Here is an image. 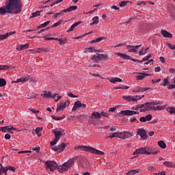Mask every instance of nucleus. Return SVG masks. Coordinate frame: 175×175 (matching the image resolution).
I'll return each mask as SVG.
<instances>
[{
	"label": "nucleus",
	"instance_id": "nucleus-11",
	"mask_svg": "<svg viewBox=\"0 0 175 175\" xmlns=\"http://www.w3.org/2000/svg\"><path fill=\"white\" fill-rule=\"evenodd\" d=\"M137 98H135L133 96H123L122 98L125 99V100H128V102H136L137 100V99H141L142 97L137 96Z\"/></svg>",
	"mask_w": 175,
	"mask_h": 175
},
{
	"label": "nucleus",
	"instance_id": "nucleus-63",
	"mask_svg": "<svg viewBox=\"0 0 175 175\" xmlns=\"http://www.w3.org/2000/svg\"><path fill=\"white\" fill-rule=\"evenodd\" d=\"M67 95L68 96H70V98H78L77 96H75L72 92H68Z\"/></svg>",
	"mask_w": 175,
	"mask_h": 175
},
{
	"label": "nucleus",
	"instance_id": "nucleus-43",
	"mask_svg": "<svg viewBox=\"0 0 175 175\" xmlns=\"http://www.w3.org/2000/svg\"><path fill=\"white\" fill-rule=\"evenodd\" d=\"M6 85V80L5 79H0V87H5Z\"/></svg>",
	"mask_w": 175,
	"mask_h": 175
},
{
	"label": "nucleus",
	"instance_id": "nucleus-6",
	"mask_svg": "<svg viewBox=\"0 0 175 175\" xmlns=\"http://www.w3.org/2000/svg\"><path fill=\"white\" fill-rule=\"evenodd\" d=\"M118 57H120V58H123V59H131V61H133V62H140L141 60L136 59H132V57L125 53H116Z\"/></svg>",
	"mask_w": 175,
	"mask_h": 175
},
{
	"label": "nucleus",
	"instance_id": "nucleus-5",
	"mask_svg": "<svg viewBox=\"0 0 175 175\" xmlns=\"http://www.w3.org/2000/svg\"><path fill=\"white\" fill-rule=\"evenodd\" d=\"M69 105H70V102L68 100H66L64 103H59L56 109L57 113H58V111H61V110H65L66 106H69Z\"/></svg>",
	"mask_w": 175,
	"mask_h": 175
},
{
	"label": "nucleus",
	"instance_id": "nucleus-33",
	"mask_svg": "<svg viewBox=\"0 0 175 175\" xmlns=\"http://www.w3.org/2000/svg\"><path fill=\"white\" fill-rule=\"evenodd\" d=\"M120 114H122V116H132V111L131 110L121 111Z\"/></svg>",
	"mask_w": 175,
	"mask_h": 175
},
{
	"label": "nucleus",
	"instance_id": "nucleus-53",
	"mask_svg": "<svg viewBox=\"0 0 175 175\" xmlns=\"http://www.w3.org/2000/svg\"><path fill=\"white\" fill-rule=\"evenodd\" d=\"M59 44H66V38H65V39L59 38Z\"/></svg>",
	"mask_w": 175,
	"mask_h": 175
},
{
	"label": "nucleus",
	"instance_id": "nucleus-3",
	"mask_svg": "<svg viewBox=\"0 0 175 175\" xmlns=\"http://www.w3.org/2000/svg\"><path fill=\"white\" fill-rule=\"evenodd\" d=\"M79 148L82 151H87L88 152H91L92 154H96L97 155H103L105 154V152L90 146H79Z\"/></svg>",
	"mask_w": 175,
	"mask_h": 175
},
{
	"label": "nucleus",
	"instance_id": "nucleus-17",
	"mask_svg": "<svg viewBox=\"0 0 175 175\" xmlns=\"http://www.w3.org/2000/svg\"><path fill=\"white\" fill-rule=\"evenodd\" d=\"M90 118L92 120H96V118H102V116L99 112L94 111L92 113Z\"/></svg>",
	"mask_w": 175,
	"mask_h": 175
},
{
	"label": "nucleus",
	"instance_id": "nucleus-13",
	"mask_svg": "<svg viewBox=\"0 0 175 175\" xmlns=\"http://www.w3.org/2000/svg\"><path fill=\"white\" fill-rule=\"evenodd\" d=\"M150 90V88H142V87H137L135 89H133V92H146V91H148Z\"/></svg>",
	"mask_w": 175,
	"mask_h": 175
},
{
	"label": "nucleus",
	"instance_id": "nucleus-25",
	"mask_svg": "<svg viewBox=\"0 0 175 175\" xmlns=\"http://www.w3.org/2000/svg\"><path fill=\"white\" fill-rule=\"evenodd\" d=\"M91 61H93V62L98 64V62L100 61L99 59V53H96V55H93L92 57L91 58Z\"/></svg>",
	"mask_w": 175,
	"mask_h": 175
},
{
	"label": "nucleus",
	"instance_id": "nucleus-24",
	"mask_svg": "<svg viewBox=\"0 0 175 175\" xmlns=\"http://www.w3.org/2000/svg\"><path fill=\"white\" fill-rule=\"evenodd\" d=\"M113 137H120L121 139V133H113L111 135L107 137L106 139H113Z\"/></svg>",
	"mask_w": 175,
	"mask_h": 175
},
{
	"label": "nucleus",
	"instance_id": "nucleus-34",
	"mask_svg": "<svg viewBox=\"0 0 175 175\" xmlns=\"http://www.w3.org/2000/svg\"><path fill=\"white\" fill-rule=\"evenodd\" d=\"M51 118L53 120H55V121H61V120H64V118H65V115H63L62 116L60 117L52 116Z\"/></svg>",
	"mask_w": 175,
	"mask_h": 175
},
{
	"label": "nucleus",
	"instance_id": "nucleus-40",
	"mask_svg": "<svg viewBox=\"0 0 175 175\" xmlns=\"http://www.w3.org/2000/svg\"><path fill=\"white\" fill-rule=\"evenodd\" d=\"M50 24V21H48L42 24H41L40 26L38 27V28L40 29V28H44L47 27Z\"/></svg>",
	"mask_w": 175,
	"mask_h": 175
},
{
	"label": "nucleus",
	"instance_id": "nucleus-2",
	"mask_svg": "<svg viewBox=\"0 0 175 175\" xmlns=\"http://www.w3.org/2000/svg\"><path fill=\"white\" fill-rule=\"evenodd\" d=\"M139 154H145V155H157L158 154V151L152 152L150 148L145 147V148H140L137 149L134 152V158L139 157Z\"/></svg>",
	"mask_w": 175,
	"mask_h": 175
},
{
	"label": "nucleus",
	"instance_id": "nucleus-47",
	"mask_svg": "<svg viewBox=\"0 0 175 175\" xmlns=\"http://www.w3.org/2000/svg\"><path fill=\"white\" fill-rule=\"evenodd\" d=\"M90 33H92V31H90L89 33H86L83 34L81 36L74 37L73 39H75L76 40H78V39H81L83 36H87V35H90Z\"/></svg>",
	"mask_w": 175,
	"mask_h": 175
},
{
	"label": "nucleus",
	"instance_id": "nucleus-59",
	"mask_svg": "<svg viewBox=\"0 0 175 175\" xmlns=\"http://www.w3.org/2000/svg\"><path fill=\"white\" fill-rule=\"evenodd\" d=\"M168 84H169V81H167V79H164L163 83V87H166V85H167Z\"/></svg>",
	"mask_w": 175,
	"mask_h": 175
},
{
	"label": "nucleus",
	"instance_id": "nucleus-45",
	"mask_svg": "<svg viewBox=\"0 0 175 175\" xmlns=\"http://www.w3.org/2000/svg\"><path fill=\"white\" fill-rule=\"evenodd\" d=\"M167 111H168V113H170V114H175V108L168 107L167 109Z\"/></svg>",
	"mask_w": 175,
	"mask_h": 175
},
{
	"label": "nucleus",
	"instance_id": "nucleus-55",
	"mask_svg": "<svg viewBox=\"0 0 175 175\" xmlns=\"http://www.w3.org/2000/svg\"><path fill=\"white\" fill-rule=\"evenodd\" d=\"M146 121H151L152 120V115L148 114L145 117Z\"/></svg>",
	"mask_w": 175,
	"mask_h": 175
},
{
	"label": "nucleus",
	"instance_id": "nucleus-8",
	"mask_svg": "<svg viewBox=\"0 0 175 175\" xmlns=\"http://www.w3.org/2000/svg\"><path fill=\"white\" fill-rule=\"evenodd\" d=\"M133 136V133L129 132V131H124L120 133V139H131Z\"/></svg>",
	"mask_w": 175,
	"mask_h": 175
},
{
	"label": "nucleus",
	"instance_id": "nucleus-29",
	"mask_svg": "<svg viewBox=\"0 0 175 175\" xmlns=\"http://www.w3.org/2000/svg\"><path fill=\"white\" fill-rule=\"evenodd\" d=\"M5 173V175L8 174V170L5 167H3V165L2 164H0V175L3 174Z\"/></svg>",
	"mask_w": 175,
	"mask_h": 175
},
{
	"label": "nucleus",
	"instance_id": "nucleus-44",
	"mask_svg": "<svg viewBox=\"0 0 175 175\" xmlns=\"http://www.w3.org/2000/svg\"><path fill=\"white\" fill-rule=\"evenodd\" d=\"M101 40H103V37H99L95 40H93L91 41V43H98V42H100Z\"/></svg>",
	"mask_w": 175,
	"mask_h": 175
},
{
	"label": "nucleus",
	"instance_id": "nucleus-58",
	"mask_svg": "<svg viewBox=\"0 0 175 175\" xmlns=\"http://www.w3.org/2000/svg\"><path fill=\"white\" fill-rule=\"evenodd\" d=\"M64 14V12H57L54 16H53V18H57L58 17V16H61L62 14Z\"/></svg>",
	"mask_w": 175,
	"mask_h": 175
},
{
	"label": "nucleus",
	"instance_id": "nucleus-39",
	"mask_svg": "<svg viewBox=\"0 0 175 175\" xmlns=\"http://www.w3.org/2000/svg\"><path fill=\"white\" fill-rule=\"evenodd\" d=\"M158 146H159V147H161V148H163V149H164V148H166V144H165V142H163V141H159V142H158Z\"/></svg>",
	"mask_w": 175,
	"mask_h": 175
},
{
	"label": "nucleus",
	"instance_id": "nucleus-9",
	"mask_svg": "<svg viewBox=\"0 0 175 175\" xmlns=\"http://www.w3.org/2000/svg\"><path fill=\"white\" fill-rule=\"evenodd\" d=\"M137 135H139L142 139H144V140H146V139L148 137V135H147V131L143 129H139L137 130Z\"/></svg>",
	"mask_w": 175,
	"mask_h": 175
},
{
	"label": "nucleus",
	"instance_id": "nucleus-22",
	"mask_svg": "<svg viewBox=\"0 0 175 175\" xmlns=\"http://www.w3.org/2000/svg\"><path fill=\"white\" fill-rule=\"evenodd\" d=\"M161 35H163L164 38H173L172 33L167 32L166 30H161Z\"/></svg>",
	"mask_w": 175,
	"mask_h": 175
},
{
	"label": "nucleus",
	"instance_id": "nucleus-61",
	"mask_svg": "<svg viewBox=\"0 0 175 175\" xmlns=\"http://www.w3.org/2000/svg\"><path fill=\"white\" fill-rule=\"evenodd\" d=\"M58 25H61V21H57V23H54L52 25V28H54L55 27H58Z\"/></svg>",
	"mask_w": 175,
	"mask_h": 175
},
{
	"label": "nucleus",
	"instance_id": "nucleus-64",
	"mask_svg": "<svg viewBox=\"0 0 175 175\" xmlns=\"http://www.w3.org/2000/svg\"><path fill=\"white\" fill-rule=\"evenodd\" d=\"M168 90H173V88H175L174 84H170L167 87Z\"/></svg>",
	"mask_w": 175,
	"mask_h": 175
},
{
	"label": "nucleus",
	"instance_id": "nucleus-14",
	"mask_svg": "<svg viewBox=\"0 0 175 175\" xmlns=\"http://www.w3.org/2000/svg\"><path fill=\"white\" fill-rule=\"evenodd\" d=\"M14 33H16V31H11L5 34H1L0 35V40H3V39H6L9 38V36H11V35H14Z\"/></svg>",
	"mask_w": 175,
	"mask_h": 175
},
{
	"label": "nucleus",
	"instance_id": "nucleus-1",
	"mask_svg": "<svg viewBox=\"0 0 175 175\" xmlns=\"http://www.w3.org/2000/svg\"><path fill=\"white\" fill-rule=\"evenodd\" d=\"M23 10V2L21 0H8L5 5L0 8V14L3 16L6 13L10 14H20Z\"/></svg>",
	"mask_w": 175,
	"mask_h": 175
},
{
	"label": "nucleus",
	"instance_id": "nucleus-28",
	"mask_svg": "<svg viewBox=\"0 0 175 175\" xmlns=\"http://www.w3.org/2000/svg\"><path fill=\"white\" fill-rule=\"evenodd\" d=\"M77 9V6H70L68 8L63 10L62 12H64V13H68L69 12H72V10H76Z\"/></svg>",
	"mask_w": 175,
	"mask_h": 175
},
{
	"label": "nucleus",
	"instance_id": "nucleus-31",
	"mask_svg": "<svg viewBox=\"0 0 175 175\" xmlns=\"http://www.w3.org/2000/svg\"><path fill=\"white\" fill-rule=\"evenodd\" d=\"M92 23H91L90 24V25H95V24H99V17L98 16H94L93 18H92Z\"/></svg>",
	"mask_w": 175,
	"mask_h": 175
},
{
	"label": "nucleus",
	"instance_id": "nucleus-12",
	"mask_svg": "<svg viewBox=\"0 0 175 175\" xmlns=\"http://www.w3.org/2000/svg\"><path fill=\"white\" fill-rule=\"evenodd\" d=\"M29 76L23 77L18 79L16 81H12V83H27L29 81Z\"/></svg>",
	"mask_w": 175,
	"mask_h": 175
},
{
	"label": "nucleus",
	"instance_id": "nucleus-36",
	"mask_svg": "<svg viewBox=\"0 0 175 175\" xmlns=\"http://www.w3.org/2000/svg\"><path fill=\"white\" fill-rule=\"evenodd\" d=\"M98 57H99L100 61H103L104 59H107V58H109V56L107 55H105V54H99L98 53Z\"/></svg>",
	"mask_w": 175,
	"mask_h": 175
},
{
	"label": "nucleus",
	"instance_id": "nucleus-16",
	"mask_svg": "<svg viewBox=\"0 0 175 175\" xmlns=\"http://www.w3.org/2000/svg\"><path fill=\"white\" fill-rule=\"evenodd\" d=\"M57 170L59 173H64V172H66V170H68V167H66V164L64 163L63 165H59Z\"/></svg>",
	"mask_w": 175,
	"mask_h": 175
},
{
	"label": "nucleus",
	"instance_id": "nucleus-10",
	"mask_svg": "<svg viewBox=\"0 0 175 175\" xmlns=\"http://www.w3.org/2000/svg\"><path fill=\"white\" fill-rule=\"evenodd\" d=\"M126 47L129 49V53H137L139 47H142V45H127Z\"/></svg>",
	"mask_w": 175,
	"mask_h": 175
},
{
	"label": "nucleus",
	"instance_id": "nucleus-21",
	"mask_svg": "<svg viewBox=\"0 0 175 175\" xmlns=\"http://www.w3.org/2000/svg\"><path fill=\"white\" fill-rule=\"evenodd\" d=\"M80 24H81V21H78L77 23H75L74 24H72L71 25V27L67 30V32H72V31H73V29H75V28H76V27H77V25H80Z\"/></svg>",
	"mask_w": 175,
	"mask_h": 175
},
{
	"label": "nucleus",
	"instance_id": "nucleus-54",
	"mask_svg": "<svg viewBox=\"0 0 175 175\" xmlns=\"http://www.w3.org/2000/svg\"><path fill=\"white\" fill-rule=\"evenodd\" d=\"M6 170H7V172L8 170H11L12 172H16V168H14V167L12 166H7L6 167Z\"/></svg>",
	"mask_w": 175,
	"mask_h": 175
},
{
	"label": "nucleus",
	"instance_id": "nucleus-49",
	"mask_svg": "<svg viewBox=\"0 0 175 175\" xmlns=\"http://www.w3.org/2000/svg\"><path fill=\"white\" fill-rule=\"evenodd\" d=\"M147 53V50H146V48H142L141 51L139 52V55H144Z\"/></svg>",
	"mask_w": 175,
	"mask_h": 175
},
{
	"label": "nucleus",
	"instance_id": "nucleus-19",
	"mask_svg": "<svg viewBox=\"0 0 175 175\" xmlns=\"http://www.w3.org/2000/svg\"><path fill=\"white\" fill-rule=\"evenodd\" d=\"M57 95H58V94H52L51 92H47V91H45L44 92V98H55V96H57Z\"/></svg>",
	"mask_w": 175,
	"mask_h": 175
},
{
	"label": "nucleus",
	"instance_id": "nucleus-46",
	"mask_svg": "<svg viewBox=\"0 0 175 175\" xmlns=\"http://www.w3.org/2000/svg\"><path fill=\"white\" fill-rule=\"evenodd\" d=\"M163 164L165 166H167V167H173V163L170 161H165Z\"/></svg>",
	"mask_w": 175,
	"mask_h": 175
},
{
	"label": "nucleus",
	"instance_id": "nucleus-52",
	"mask_svg": "<svg viewBox=\"0 0 175 175\" xmlns=\"http://www.w3.org/2000/svg\"><path fill=\"white\" fill-rule=\"evenodd\" d=\"M147 3H148V1H138L137 3V5L138 6H143V5H147Z\"/></svg>",
	"mask_w": 175,
	"mask_h": 175
},
{
	"label": "nucleus",
	"instance_id": "nucleus-38",
	"mask_svg": "<svg viewBox=\"0 0 175 175\" xmlns=\"http://www.w3.org/2000/svg\"><path fill=\"white\" fill-rule=\"evenodd\" d=\"M42 131H43V128H42V127L36 128V135H38V136H39V137L42 136V133H40V132H42Z\"/></svg>",
	"mask_w": 175,
	"mask_h": 175
},
{
	"label": "nucleus",
	"instance_id": "nucleus-42",
	"mask_svg": "<svg viewBox=\"0 0 175 175\" xmlns=\"http://www.w3.org/2000/svg\"><path fill=\"white\" fill-rule=\"evenodd\" d=\"M164 109H165L164 106L159 105L157 107H152V110H154L155 111H157V110H164Z\"/></svg>",
	"mask_w": 175,
	"mask_h": 175
},
{
	"label": "nucleus",
	"instance_id": "nucleus-20",
	"mask_svg": "<svg viewBox=\"0 0 175 175\" xmlns=\"http://www.w3.org/2000/svg\"><path fill=\"white\" fill-rule=\"evenodd\" d=\"M110 83H113V84H116V83H122V79L118 78V77H112L109 79Z\"/></svg>",
	"mask_w": 175,
	"mask_h": 175
},
{
	"label": "nucleus",
	"instance_id": "nucleus-56",
	"mask_svg": "<svg viewBox=\"0 0 175 175\" xmlns=\"http://www.w3.org/2000/svg\"><path fill=\"white\" fill-rule=\"evenodd\" d=\"M13 131H17V129L13 127V126H10V131H8L9 133H12V134L14 133L13 132Z\"/></svg>",
	"mask_w": 175,
	"mask_h": 175
},
{
	"label": "nucleus",
	"instance_id": "nucleus-35",
	"mask_svg": "<svg viewBox=\"0 0 175 175\" xmlns=\"http://www.w3.org/2000/svg\"><path fill=\"white\" fill-rule=\"evenodd\" d=\"M59 147V152H62L64 150H65V148L66 147V144L65 143H62L60 145H58Z\"/></svg>",
	"mask_w": 175,
	"mask_h": 175
},
{
	"label": "nucleus",
	"instance_id": "nucleus-18",
	"mask_svg": "<svg viewBox=\"0 0 175 175\" xmlns=\"http://www.w3.org/2000/svg\"><path fill=\"white\" fill-rule=\"evenodd\" d=\"M79 107H81V101L78 100L75 103L74 106L72 109V111H76Z\"/></svg>",
	"mask_w": 175,
	"mask_h": 175
},
{
	"label": "nucleus",
	"instance_id": "nucleus-7",
	"mask_svg": "<svg viewBox=\"0 0 175 175\" xmlns=\"http://www.w3.org/2000/svg\"><path fill=\"white\" fill-rule=\"evenodd\" d=\"M149 110H152V106H151V103H146L142 104V109L139 110L140 113L144 111H148Z\"/></svg>",
	"mask_w": 175,
	"mask_h": 175
},
{
	"label": "nucleus",
	"instance_id": "nucleus-37",
	"mask_svg": "<svg viewBox=\"0 0 175 175\" xmlns=\"http://www.w3.org/2000/svg\"><path fill=\"white\" fill-rule=\"evenodd\" d=\"M136 173H139V170H131L126 173V175H135Z\"/></svg>",
	"mask_w": 175,
	"mask_h": 175
},
{
	"label": "nucleus",
	"instance_id": "nucleus-4",
	"mask_svg": "<svg viewBox=\"0 0 175 175\" xmlns=\"http://www.w3.org/2000/svg\"><path fill=\"white\" fill-rule=\"evenodd\" d=\"M46 170L54 172L58 167V164L54 161H47L44 163Z\"/></svg>",
	"mask_w": 175,
	"mask_h": 175
},
{
	"label": "nucleus",
	"instance_id": "nucleus-51",
	"mask_svg": "<svg viewBox=\"0 0 175 175\" xmlns=\"http://www.w3.org/2000/svg\"><path fill=\"white\" fill-rule=\"evenodd\" d=\"M87 51H88V53H98V50L94 49V48H88Z\"/></svg>",
	"mask_w": 175,
	"mask_h": 175
},
{
	"label": "nucleus",
	"instance_id": "nucleus-30",
	"mask_svg": "<svg viewBox=\"0 0 175 175\" xmlns=\"http://www.w3.org/2000/svg\"><path fill=\"white\" fill-rule=\"evenodd\" d=\"M10 131V126H5L0 127V131L4 132L5 133L6 132H9Z\"/></svg>",
	"mask_w": 175,
	"mask_h": 175
},
{
	"label": "nucleus",
	"instance_id": "nucleus-32",
	"mask_svg": "<svg viewBox=\"0 0 175 175\" xmlns=\"http://www.w3.org/2000/svg\"><path fill=\"white\" fill-rule=\"evenodd\" d=\"M53 133L55 136V139H57V140H59V137L62 136V133H61V131H53Z\"/></svg>",
	"mask_w": 175,
	"mask_h": 175
},
{
	"label": "nucleus",
	"instance_id": "nucleus-57",
	"mask_svg": "<svg viewBox=\"0 0 175 175\" xmlns=\"http://www.w3.org/2000/svg\"><path fill=\"white\" fill-rule=\"evenodd\" d=\"M59 139H57V138H54L53 141L51 142L50 144L51 146H55L57 144V142H58Z\"/></svg>",
	"mask_w": 175,
	"mask_h": 175
},
{
	"label": "nucleus",
	"instance_id": "nucleus-23",
	"mask_svg": "<svg viewBox=\"0 0 175 175\" xmlns=\"http://www.w3.org/2000/svg\"><path fill=\"white\" fill-rule=\"evenodd\" d=\"M140 75H137L136 79L137 80H144V78L146 76H150V74H146V73H139Z\"/></svg>",
	"mask_w": 175,
	"mask_h": 175
},
{
	"label": "nucleus",
	"instance_id": "nucleus-15",
	"mask_svg": "<svg viewBox=\"0 0 175 175\" xmlns=\"http://www.w3.org/2000/svg\"><path fill=\"white\" fill-rule=\"evenodd\" d=\"M29 47V44H20L16 46V50L18 51H21L23 50H27Z\"/></svg>",
	"mask_w": 175,
	"mask_h": 175
},
{
	"label": "nucleus",
	"instance_id": "nucleus-41",
	"mask_svg": "<svg viewBox=\"0 0 175 175\" xmlns=\"http://www.w3.org/2000/svg\"><path fill=\"white\" fill-rule=\"evenodd\" d=\"M8 69H10L8 65H0V70H8Z\"/></svg>",
	"mask_w": 175,
	"mask_h": 175
},
{
	"label": "nucleus",
	"instance_id": "nucleus-50",
	"mask_svg": "<svg viewBox=\"0 0 175 175\" xmlns=\"http://www.w3.org/2000/svg\"><path fill=\"white\" fill-rule=\"evenodd\" d=\"M100 114L101 117H109V113H107V111H102Z\"/></svg>",
	"mask_w": 175,
	"mask_h": 175
},
{
	"label": "nucleus",
	"instance_id": "nucleus-60",
	"mask_svg": "<svg viewBox=\"0 0 175 175\" xmlns=\"http://www.w3.org/2000/svg\"><path fill=\"white\" fill-rule=\"evenodd\" d=\"M38 16H40V12H36L32 14V17H38Z\"/></svg>",
	"mask_w": 175,
	"mask_h": 175
},
{
	"label": "nucleus",
	"instance_id": "nucleus-62",
	"mask_svg": "<svg viewBox=\"0 0 175 175\" xmlns=\"http://www.w3.org/2000/svg\"><path fill=\"white\" fill-rule=\"evenodd\" d=\"M52 150L53 151H57V152H59V146H55L52 148Z\"/></svg>",
	"mask_w": 175,
	"mask_h": 175
},
{
	"label": "nucleus",
	"instance_id": "nucleus-27",
	"mask_svg": "<svg viewBox=\"0 0 175 175\" xmlns=\"http://www.w3.org/2000/svg\"><path fill=\"white\" fill-rule=\"evenodd\" d=\"M75 163V160L73 159H70L67 162L64 163L66 164L67 169L72 167V165Z\"/></svg>",
	"mask_w": 175,
	"mask_h": 175
},
{
	"label": "nucleus",
	"instance_id": "nucleus-26",
	"mask_svg": "<svg viewBox=\"0 0 175 175\" xmlns=\"http://www.w3.org/2000/svg\"><path fill=\"white\" fill-rule=\"evenodd\" d=\"M75 163V160L73 159H70L67 162L64 163L66 164L67 169L72 167V165Z\"/></svg>",
	"mask_w": 175,
	"mask_h": 175
},
{
	"label": "nucleus",
	"instance_id": "nucleus-48",
	"mask_svg": "<svg viewBox=\"0 0 175 175\" xmlns=\"http://www.w3.org/2000/svg\"><path fill=\"white\" fill-rule=\"evenodd\" d=\"M128 2H129V1H120V2L119 3V5H120L121 8H122V7H124V6H126V5H128Z\"/></svg>",
	"mask_w": 175,
	"mask_h": 175
}]
</instances>
